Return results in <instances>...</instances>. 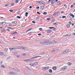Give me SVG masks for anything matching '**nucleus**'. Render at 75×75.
Segmentation results:
<instances>
[{"instance_id":"680f3d73","label":"nucleus","mask_w":75,"mask_h":75,"mask_svg":"<svg viewBox=\"0 0 75 75\" xmlns=\"http://www.w3.org/2000/svg\"><path fill=\"white\" fill-rule=\"evenodd\" d=\"M13 54H14V55H16V54H17V53L14 52L13 53Z\"/></svg>"},{"instance_id":"f03ea898","label":"nucleus","mask_w":75,"mask_h":75,"mask_svg":"<svg viewBox=\"0 0 75 75\" xmlns=\"http://www.w3.org/2000/svg\"><path fill=\"white\" fill-rule=\"evenodd\" d=\"M67 66H66L63 67L61 68L60 69V71H65V70H67Z\"/></svg>"},{"instance_id":"5fc2aeb1","label":"nucleus","mask_w":75,"mask_h":75,"mask_svg":"<svg viewBox=\"0 0 75 75\" xmlns=\"http://www.w3.org/2000/svg\"><path fill=\"white\" fill-rule=\"evenodd\" d=\"M14 70V71H18V70L16 68V69H15Z\"/></svg>"},{"instance_id":"b1692460","label":"nucleus","mask_w":75,"mask_h":75,"mask_svg":"<svg viewBox=\"0 0 75 75\" xmlns=\"http://www.w3.org/2000/svg\"><path fill=\"white\" fill-rule=\"evenodd\" d=\"M71 34L69 33L67 34V37H70V36H71Z\"/></svg>"},{"instance_id":"8fccbe9b","label":"nucleus","mask_w":75,"mask_h":75,"mask_svg":"<svg viewBox=\"0 0 75 75\" xmlns=\"http://www.w3.org/2000/svg\"><path fill=\"white\" fill-rule=\"evenodd\" d=\"M73 6H74V5L73 4H72L70 6V8H72V7H73Z\"/></svg>"},{"instance_id":"6e6d98bb","label":"nucleus","mask_w":75,"mask_h":75,"mask_svg":"<svg viewBox=\"0 0 75 75\" xmlns=\"http://www.w3.org/2000/svg\"><path fill=\"white\" fill-rule=\"evenodd\" d=\"M27 54H23V56H26V55Z\"/></svg>"},{"instance_id":"c9c22d12","label":"nucleus","mask_w":75,"mask_h":75,"mask_svg":"<svg viewBox=\"0 0 75 75\" xmlns=\"http://www.w3.org/2000/svg\"><path fill=\"white\" fill-rule=\"evenodd\" d=\"M18 0H16V1H15V3H18Z\"/></svg>"},{"instance_id":"bb28decb","label":"nucleus","mask_w":75,"mask_h":75,"mask_svg":"<svg viewBox=\"0 0 75 75\" xmlns=\"http://www.w3.org/2000/svg\"><path fill=\"white\" fill-rule=\"evenodd\" d=\"M57 4H58V5H59L61 4V1H58L57 3Z\"/></svg>"},{"instance_id":"2eb2a0df","label":"nucleus","mask_w":75,"mask_h":75,"mask_svg":"<svg viewBox=\"0 0 75 75\" xmlns=\"http://www.w3.org/2000/svg\"><path fill=\"white\" fill-rule=\"evenodd\" d=\"M25 69H26V70H30V69L28 67H25Z\"/></svg>"},{"instance_id":"e433bc0d","label":"nucleus","mask_w":75,"mask_h":75,"mask_svg":"<svg viewBox=\"0 0 75 75\" xmlns=\"http://www.w3.org/2000/svg\"><path fill=\"white\" fill-rule=\"evenodd\" d=\"M14 5V3H12L11 4V6H13Z\"/></svg>"},{"instance_id":"aec40b11","label":"nucleus","mask_w":75,"mask_h":75,"mask_svg":"<svg viewBox=\"0 0 75 75\" xmlns=\"http://www.w3.org/2000/svg\"><path fill=\"white\" fill-rule=\"evenodd\" d=\"M38 64V63L37 62H35L33 64H34V65H37Z\"/></svg>"},{"instance_id":"4c0bfd02","label":"nucleus","mask_w":75,"mask_h":75,"mask_svg":"<svg viewBox=\"0 0 75 75\" xmlns=\"http://www.w3.org/2000/svg\"><path fill=\"white\" fill-rule=\"evenodd\" d=\"M8 28L9 29H10V30H12V28L11 27H8Z\"/></svg>"},{"instance_id":"f3484780","label":"nucleus","mask_w":75,"mask_h":75,"mask_svg":"<svg viewBox=\"0 0 75 75\" xmlns=\"http://www.w3.org/2000/svg\"><path fill=\"white\" fill-rule=\"evenodd\" d=\"M41 8L42 10H44V6H41L40 8V9Z\"/></svg>"},{"instance_id":"f704fd0d","label":"nucleus","mask_w":75,"mask_h":75,"mask_svg":"<svg viewBox=\"0 0 75 75\" xmlns=\"http://www.w3.org/2000/svg\"><path fill=\"white\" fill-rule=\"evenodd\" d=\"M7 50H8V49L7 48H5V49H4V51H7Z\"/></svg>"},{"instance_id":"e2e57ef3","label":"nucleus","mask_w":75,"mask_h":75,"mask_svg":"<svg viewBox=\"0 0 75 75\" xmlns=\"http://www.w3.org/2000/svg\"><path fill=\"white\" fill-rule=\"evenodd\" d=\"M38 57H41V56H36V58H38Z\"/></svg>"},{"instance_id":"774afa93","label":"nucleus","mask_w":75,"mask_h":75,"mask_svg":"<svg viewBox=\"0 0 75 75\" xmlns=\"http://www.w3.org/2000/svg\"><path fill=\"white\" fill-rule=\"evenodd\" d=\"M69 19L70 20H72V18L71 17Z\"/></svg>"},{"instance_id":"4be33fe9","label":"nucleus","mask_w":75,"mask_h":75,"mask_svg":"<svg viewBox=\"0 0 75 75\" xmlns=\"http://www.w3.org/2000/svg\"><path fill=\"white\" fill-rule=\"evenodd\" d=\"M4 53H3V52H0V55H4Z\"/></svg>"},{"instance_id":"72a5a7b5","label":"nucleus","mask_w":75,"mask_h":75,"mask_svg":"<svg viewBox=\"0 0 75 75\" xmlns=\"http://www.w3.org/2000/svg\"><path fill=\"white\" fill-rule=\"evenodd\" d=\"M36 20H38L39 19V17L38 16L36 17Z\"/></svg>"},{"instance_id":"69168bd1","label":"nucleus","mask_w":75,"mask_h":75,"mask_svg":"<svg viewBox=\"0 0 75 75\" xmlns=\"http://www.w3.org/2000/svg\"><path fill=\"white\" fill-rule=\"evenodd\" d=\"M41 35V33H39V34H38V35L39 36H40V35Z\"/></svg>"},{"instance_id":"473e14b6","label":"nucleus","mask_w":75,"mask_h":75,"mask_svg":"<svg viewBox=\"0 0 75 75\" xmlns=\"http://www.w3.org/2000/svg\"><path fill=\"white\" fill-rule=\"evenodd\" d=\"M43 14L44 15H47V13L46 12H44Z\"/></svg>"},{"instance_id":"79ce46f5","label":"nucleus","mask_w":75,"mask_h":75,"mask_svg":"<svg viewBox=\"0 0 75 75\" xmlns=\"http://www.w3.org/2000/svg\"><path fill=\"white\" fill-rule=\"evenodd\" d=\"M9 11H10V12H13V10L11 9L9 10Z\"/></svg>"},{"instance_id":"2f4dec72","label":"nucleus","mask_w":75,"mask_h":75,"mask_svg":"<svg viewBox=\"0 0 75 75\" xmlns=\"http://www.w3.org/2000/svg\"><path fill=\"white\" fill-rule=\"evenodd\" d=\"M53 31H56V30H57V29H56L55 27H53Z\"/></svg>"},{"instance_id":"f8f14e48","label":"nucleus","mask_w":75,"mask_h":75,"mask_svg":"<svg viewBox=\"0 0 75 75\" xmlns=\"http://www.w3.org/2000/svg\"><path fill=\"white\" fill-rule=\"evenodd\" d=\"M12 23H13V24H16L17 23V22L16 21H13L12 22Z\"/></svg>"},{"instance_id":"6e6552de","label":"nucleus","mask_w":75,"mask_h":75,"mask_svg":"<svg viewBox=\"0 0 75 75\" xmlns=\"http://www.w3.org/2000/svg\"><path fill=\"white\" fill-rule=\"evenodd\" d=\"M51 1V2L50 3H51L52 5H53L55 3V1H54L53 0H52V1Z\"/></svg>"},{"instance_id":"1a4fd4ad","label":"nucleus","mask_w":75,"mask_h":75,"mask_svg":"<svg viewBox=\"0 0 75 75\" xmlns=\"http://www.w3.org/2000/svg\"><path fill=\"white\" fill-rule=\"evenodd\" d=\"M46 31H47V33H51L52 32V30H47Z\"/></svg>"},{"instance_id":"a19ab883","label":"nucleus","mask_w":75,"mask_h":75,"mask_svg":"<svg viewBox=\"0 0 75 75\" xmlns=\"http://www.w3.org/2000/svg\"><path fill=\"white\" fill-rule=\"evenodd\" d=\"M62 18H66V16H62Z\"/></svg>"},{"instance_id":"9b49d317","label":"nucleus","mask_w":75,"mask_h":75,"mask_svg":"<svg viewBox=\"0 0 75 75\" xmlns=\"http://www.w3.org/2000/svg\"><path fill=\"white\" fill-rule=\"evenodd\" d=\"M52 69H53V70L55 71L57 69V67L56 66H55L53 67H52Z\"/></svg>"},{"instance_id":"a878e982","label":"nucleus","mask_w":75,"mask_h":75,"mask_svg":"<svg viewBox=\"0 0 75 75\" xmlns=\"http://www.w3.org/2000/svg\"><path fill=\"white\" fill-rule=\"evenodd\" d=\"M9 73V74H11V75H14V72H10Z\"/></svg>"},{"instance_id":"bf43d9fd","label":"nucleus","mask_w":75,"mask_h":75,"mask_svg":"<svg viewBox=\"0 0 75 75\" xmlns=\"http://www.w3.org/2000/svg\"><path fill=\"white\" fill-rule=\"evenodd\" d=\"M12 50H16V48H12Z\"/></svg>"},{"instance_id":"09e8293b","label":"nucleus","mask_w":75,"mask_h":75,"mask_svg":"<svg viewBox=\"0 0 75 75\" xmlns=\"http://www.w3.org/2000/svg\"><path fill=\"white\" fill-rule=\"evenodd\" d=\"M39 30H40V31H42V28H40L39 29Z\"/></svg>"},{"instance_id":"c756f323","label":"nucleus","mask_w":75,"mask_h":75,"mask_svg":"<svg viewBox=\"0 0 75 75\" xmlns=\"http://www.w3.org/2000/svg\"><path fill=\"white\" fill-rule=\"evenodd\" d=\"M16 18L18 19H20V18H21V17L19 16H17L16 17Z\"/></svg>"},{"instance_id":"7c9ffc66","label":"nucleus","mask_w":75,"mask_h":75,"mask_svg":"<svg viewBox=\"0 0 75 75\" xmlns=\"http://www.w3.org/2000/svg\"><path fill=\"white\" fill-rule=\"evenodd\" d=\"M41 1H36V2L37 3H39V4H40V3H42Z\"/></svg>"},{"instance_id":"5701e85b","label":"nucleus","mask_w":75,"mask_h":75,"mask_svg":"<svg viewBox=\"0 0 75 75\" xmlns=\"http://www.w3.org/2000/svg\"><path fill=\"white\" fill-rule=\"evenodd\" d=\"M49 71L50 73H52V69H50L49 70Z\"/></svg>"},{"instance_id":"393cba45","label":"nucleus","mask_w":75,"mask_h":75,"mask_svg":"<svg viewBox=\"0 0 75 75\" xmlns=\"http://www.w3.org/2000/svg\"><path fill=\"white\" fill-rule=\"evenodd\" d=\"M13 33H11V35H13V34H17V32H15L13 33V32H12Z\"/></svg>"},{"instance_id":"4468645a","label":"nucleus","mask_w":75,"mask_h":75,"mask_svg":"<svg viewBox=\"0 0 75 75\" xmlns=\"http://www.w3.org/2000/svg\"><path fill=\"white\" fill-rule=\"evenodd\" d=\"M35 58H37V57H32L31 58H30V60H31L30 61H33V59H35Z\"/></svg>"},{"instance_id":"3c124183","label":"nucleus","mask_w":75,"mask_h":75,"mask_svg":"<svg viewBox=\"0 0 75 75\" xmlns=\"http://www.w3.org/2000/svg\"><path fill=\"white\" fill-rule=\"evenodd\" d=\"M36 9H39L40 8V7L38 6L36 7Z\"/></svg>"},{"instance_id":"c85d7f7f","label":"nucleus","mask_w":75,"mask_h":75,"mask_svg":"<svg viewBox=\"0 0 75 75\" xmlns=\"http://www.w3.org/2000/svg\"><path fill=\"white\" fill-rule=\"evenodd\" d=\"M40 4L41 5H44V6H45V4L41 2L40 3Z\"/></svg>"},{"instance_id":"37998d69","label":"nucleus","mask_w":75,"mask_h":75,"mask_svg":"<svg viewBox=\"0 0 75 75\" xmlns=\"http://www.w3.org/2000/svg\"><path fill=\"white\" fill-rule=\"evenodd\" d=\"M3 31H4V29H2L1 30V32H3Z\"/></svg>"},{"instance_id":"f257e3e1","label":"nucleus","mask_w":75,"mask_h":75,"mask_svg":"<svg viewBox=\"0 0 75 75\" xmlns=\"http://www.w3.org/2000/svg\"><path fill=\"white\" fill-rule=\"evenodd\" d=\"M40 44L43 45H50V41L49 40H47L44 42H40Z\"/></svg>"},{"instance_id":"7ed1b4c3","label":"nucleus","mask_w":75,"mask_h":75,"mask_svg":"<svg viewBox=\"0 0 75 75\" xmlns=\"http://www.w3.org/2000/svg\"><path fill=\"white\" fill-rule=\"evenodd\" d=\"M48 68H49V67H44L42 68V69L46 71L47 70H48Z\"/></svg>"},{"instance_id":"cd10ccee","label":"nucleus","mask_w":75,"mask_h":75,"mask_svg":"<svg viewBox=\"0 0 75 75\" xmlns=\"http://www.w3.org/2000/svg\"><path fill=\"white\" fill-rule=\"evenodd\" d=\"M33 30V28H31L30 29H29L28 31H31V30Z\"/></svg>"},{"instance_id":"9d476101","label":"nucleus","mask_w":75,"mask_h":75,"mask_svg":"<svg viewBox=\"0 0 75 75\" xmlns=\"http://www.w3.org/2000/svg\"><path fill=\"white\" fill-rule=\"evenodd\" d=\"M20 48L22 49V50H25V49H26V48L25 47H21Z\"/></svg>"},{"instance_id":"6ab92c4d","label":"nucleus","mask_w":75,"mask_h":75,"mask_svg":"<svg viewBox=\"0 0 75 75\" xmlns=\"http://www.w3.org/2000/svg\"><path fill=\"white\" fill-rule=\"evenodd\" d=\"M52 42L54 43H57V41H55V40H53L52 41Z\"/></svg>"},{"instance_id":"864d4df0","label":"nucleus","mask_w":75,"mask_h":75,"mask_svg":"<svg viewBox=\"0 0 75 75\" xmlns=\"http://www.w3.org/2000/svg\"><path fill=\"white\" fill-rule=\"evenodd\" d=\"M6 30H7V31H8L9 32H10V29H7Z\"/></svg>"},{"instance_id":"ddd939ff","label":"nucleus","mask_w":75,"mask_h":75,"mask_svg":"<svg viewBox=\"0 0 75 75\" xmlns=\"http://www.w3.org/2000/svg\"><path fill=\"white\" fill-rule=\"evenodd\" d=\"M6 23L5 22H3L2 23V25H6Z\"/></svg>"},{"instance_id":"49530a36","label":"nucleus","mask_w":75,"mask_h":75,"mask_svg":"<svg viewBox=\"0 0 75 75\" xmlns=\"http://www.w3.org/2000/svg\"><path fill=\"white\" fill-rule=\"evenodd\" d=\"M20 13V11H18L17 12V14H19Z\"/></svg>"},{"instance_id":"0e129e2a","label":"nucleus","mask_w":75,"mask_h":75,"mask_svg":"<svg viewBox=\"0 0 75 75\" xmlns=\"http://www.w3.org/2000/svg\"><path fill=\"white\" fill-rule=\"evenodd\" d=\"M7 6H8V4H6L5 5V7H7Z\"/></svg>"},{"instance_id":"a18cd8bd","label":"nucleus","mask_w":75,"mask_h":75,"mask_svg":"<svg viewBox=\"0 0 75 75\" xmlns=\"http://www.w3.org/2000/svg\"><path fill=\"white\" fill-rule=\"evenodd\" d=\"M10 58H11V57L10 56H9L7 58V59H10Z\"/></svg>"},{"instance_id":"4d7b16f0","label":"nucleus","mask_w":75,"mask_h":75,"mask_svg":"<svg viewBox=\"0 0 75 75\" xmlns=\"http://www.w3.org/2000/svg\"><path fill=\"white\" fill-rule=\"evenodd\" d=\"M32 23H33L34 24H35V21H33L32 22Z\"/></svg>"},{"instance_id":"423d86ee","label":"nucleus","mask_w":75,"mask_h":75,"mask_svg":"<svg viewBox=\"0 0 75 75\" xmlns=\"http://www.w3.org/2000/svg\"><path fill=\"white\" fill-rule=\"evenodd\" d=\"M69 15L71 17H72V18H74V17H75V16L74 15H73V14H72V13H69Z\"/></svg>"},{"instance_id":"a211bd4d","label":"nucleus","mask_w":75,"mask_h":75,"mask_svg":"<svg viewBox=\"0 0 75 75\" xmlns=\"http://www.w3.org/2000/svg\"><path fill=\"white\" fill-rule=\"evenodd\" d=\"M66 26L67 27V28H69L70 27V25H69V24H67L66 25Z\"/></svg>"},{"instance_id":"58836bf2","label":"nucleus","mask_w":75,"mask_h":75,"mask_svg":"<svg viewBox=\"0 0 75 75\" xmlns=\"http://www.w3.org/2000/svg\"><path fill=\"white\" fill-rule=\"evenodd\" d=\"M69 23L70 25H71V24H72V22L71 21H69Z\"/></svg>"},{"instance_id":"39448f33","label":"nucleus","mask_w":75,"mask_h":75,"mask_svg":"<svg viewBox=\"0 0 75 75\" xmlns=\"http://www.w3.org/2000/svg\"><path fill=\"white\" fill-rule=\"evenodd\" d=\"M31 60H31V59H28L26 60H24V61H26V62H29V61H30Z\"/></svg>"},{"instance_id":"338daca9","label":"nucleus","mask_w":75,"mask_h":75,"mask_svg":"<svg viewBox=\"0 0 75 75\" xmlns=\"http://www.w3.org/2000/svg\"><path fill=\"white\" fill-rule=\"evenodd\" d=\"M51 19L50 18H47V20H50Z\"/></svg>"},{"instance_id":"de8ad7c7","label":"nucleus","mask_w":75,"mask_h":75,"mask_svg":"<svg viewBox=\"0 0 75 75\" xmlns=\"http://www.w3.org/2000/svg\"><path fill=\"white\" fill-rule=\"evenodd\" d=\"M54 24H55V25H58V22H56V23H54Z\"/></svg>"},{"instance_id":"dca6fc26","label":"nucleus","mask_w":75,"mask_h":75,"mask_svg":"<svg viewBox=\"0 0 75 75\" xmlns=\"http://www.w3.org/2000/svg\"><path fill=\"white\" fill-rule=\"evenodd\" d=\"M67 64L69 66H70L71 65H72V63L69 62L67 63Z\"/></svg>"},{"instance_id":"052dcab7","label":"nucleus","mask_w":75,"mask_h":75,"mask_svg":"<svg viewBox=\"0 0 75 75\" xmlns=\"http://www.w3.org/2000/svg\"><path fill=\"white\" fill-rule=\"evenodd\" d=\"M52 0H49L47 2V3H50V1H52Z\"/></svg>"},{"instance_id":"20e7f679","label":"nucleus","mask_w":75,"mask_h":75,"mask_svg":"<svg viewBox=\"0 0 75 75\" xmlns=\"http://www.w3.org/2000/svg\"><path fill=\"white\" fill-rule=\"evenodd\" d=\"M69 51V49H67L65 51L63 52V54H66Z\"/></svg>"},{"instance_id":"603ef678","label":"nucleus","mask_w":75,"mask_h":75,"mask_svg":"<svg viewBox=\"0 0 75 75\" xmlns=\"http://www.w3.org/2000/svg\"><path fill=\"white\" fill-rule=\"evenodd\" d=\"M37 14H39V15L41 14V13H40L39 12H37Z\"/></svg>"},{"instance_id":"412c9836","label":"nucleus","mask_w":75,"mask_h":75,"mask_svg":"<svg viewBox=\"0 0 75 75\" xmlns=\"http://www.w3.org/2000/svg\"><path fill=\"white\" fill-rule=\"evenodd\" d=\"M29 65L30 66H32V67L33 66H34V63L29 64Z\"/></svg>"},{"instance_id":"c03bdc74","label":"nucleus","mask_w":75,"mask_h":75,"mask_svg":"<svg viewBox=\"0 0 75 75\" xmlns=\"http://www.w3.org/2000/svg\"><path fill=\"white\" fill-rule=\"evenodd\" d=\"M52 21H53V22H54V21H55V19H53L52 20Z\"/></svg>"},{"instance_id":"0eeeda50","label":"nucleus","mask_w":75,"mask_h":75,"mask_svg":"<svg viewBox=\"0 0 75 75\" xmlns=\"http://www.w3.org/2000/svg\"><path fill=\"white\" fill-rule=\"evenodd\" d=\"M59 11H58L56 12L55 13H54V14L53 15V16H56V14H58V13H59Z\"/></svg>"},{"instance_id":"13d9d810","label":"nucleus","mask_w":75,"mask_h":75,"mask_svg":"<svg viewBox=\"0 0 75 75\" xmlns=\"http://www.w3.org/2000/svg\"><path fill=\"white\" fill-rule=\"evenodd\" d=\"M1 67H2V68H5V67H4V66H3V65H1Z\"/></svg>"},{"instance_id":"ea45409f","label":"nucleus","mask_w":75,"mask_h":75,"mask_svg":"<svg viewBox=\"0 0 75 75\" xmlns=\"http://www.w3.org/2000/svg\"><path fill=\"white\" fill-rule=\"evenodd\" d=\"M48 28L49 29H52L53 27H49Z\"/></svg>"}]
</instances>
